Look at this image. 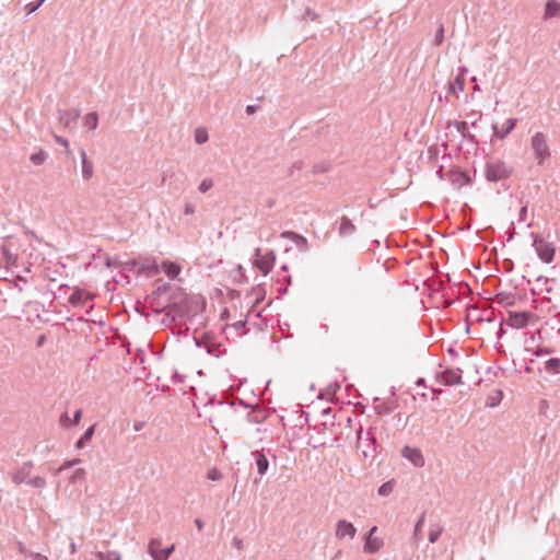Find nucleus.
Returning a JSON list of instances; mask_svg holds the SVG:
<instances>
[{"label": "nucleus", "instance_id": "35", "mask_svg": "<svg viewBox=\"0 0 560 560\" xmlns=\"http://www.w3.org/2000/svg\"><path fill=\"white\" fill-rule=\"evenodd\" d=\"M72 420L69 418V416L67 413H63L61 417H60V422L62 425H69V424H72L71 422Z\"/></svg>", "mask_w": 560, "mask_h": 560}, {"label": "nucleus", "instance_id": "17", "mask_svg": "<svg viewBox=\"0 0 560 560\" xmlns=\"http://www.w3.org/2000/svg\"><path fill=\"white\" fill-rule=\"evenodd\" d=\"M256 464H257L258 472L261 476L265 475V472L267 471L268 466H269L267 457L264 454H259Z\"/></svg>", "mask_w": 560, "mask_h": 560}, {"label": "nucleus", "instance_id": "42", "mask_svg": "<svg viewBox=\"0 0 560 560\" xmlns=\"http://www.w3.org/2000/svg\"><path fill=\"white\" fill-rule=\"evenodd\" d=\"M35 560H48L46 556H42L39 553H36L34 557Z\"/></svg>", "mask_w": 560, "mask_h": 560}, {"label": "nucleus", "instance_id": "24", "mask_svg": "<svg viewBox=\"0 0 560 560\" xmlns=\"http://www.w3.org/2000/svg\"><path fill=\"white\" fill-rule=\"evenodd\" d=\"M93 433H94V425H91V427L85 431V433L83 434V436H82V438L77 442L75 446H77L78 448L83 447L84 442H85V441H89V440L92 438Z\"/></svg>", "mask_w": 560, "mask_h": 560}, {"label": "nucleus", "instance_id": "37", "mask_svg": "<svg viewBox=\"0 0 560 560\" xmlns=\"http://www.w3.org/2000/svg\"><path fill=\"white\" fill-rule=\"evenodd\" d=\"M464 81H465V80H464V77H463V75H457V77L455 78L454 83L458 85V89H459V90H463V88H464Z\"/></svg>", "mask_w": 560, "mask_h": 560}, {"label": "nucleus", "instance_id": "9", "mask_svg": "<svg viewBox=\"0 0 560 560\" xmlns=\"http://www.w3.org/2000/svg\"><path fill=\"white\" fill-rule=\"evenodd\" d=\"M79 118V113L75 110H66L59 113V121L62 124L65 128L71 127L77 122Z\"/></svg>", "mask_w": 560, "mask_h": 560}, {"label": "nucleus", "instance_id": "6", "mask_svg": "<svg viewBox=\"0 0 560 560\" xmlns=\"http://www.w3.org/2000/svg\"><path fill=\"white\" fill-rule=\"evenodd\" d=\"M401 455L417 467L424 465V457L419 448L405 446L401 451Z\"/></svg>", "mask_w": 560, "mask_h": 560}, {"label": "nucleus", "instance_id": "19", "mask_svg": "<svg viewBox=\"0 0 560 560\" xmlns=\"http://www.w3.org/2000/svg\"><path fill=\"white\" fill-rule=\"evenodd\" d=\"M86 479V471L84 468H78L73 471L70 482H83Z\"/></svg>", "mask_w": 560, "mask_h": 560}, {"label": "nucleus", "instance_id": "43", "mask_svg": "<svg viewBox=\"0 0 560 560\" xmlns=\"http://www.w3.org/2000/svg\"><path fill=\"white\" fill-rule=\"evenodd\" d=\"M246 112H247L248 114H253V113L255 112V106H253V105H248V106L246 107Z\"/></svg>", "mask_w": 560, "mask_h": 560}, {"label": "nucleus", "instance_id": "21", "mask_svg": "<svg viewBox=\"0 0 560 560\" xmlns=\"http://www.w3.org/2000/svg\"><path fill=\"white\" fill-rule=\"evenodd\" d=\"M256 266L266 275L270 271L272 267V261H270L267 258L257 259Z\"/></svg>", "mask_w": 560, "mask_h": 560}, {"label": "nucleus", "instance_id": "33", "mask_svg": "<svg viewBox=\"0 0 560 560\" xmlns=\"http://www.w3.org/2000/svg\"><path fill=\"white\" fill-rule=\"evenodd\" d=\"M83 300V293L82 292H74L71 296H70V301L72 303H75V302H80Z\"/></svg>", "mask_w": 560, "mask_h": 560}, {"label": "nucleus", "instance_id": "36", "mask_svg": "<svg viewBox=\"0 0 560 560\" xmlns=\"http://www.w3.org/2000/svg\"><path fill=\"white\" fill-rule=\"evenodd\" d=\"M423 521H424V515H422L419 521L417 522L416 526H415V535H418V533L420 532L421 527H422V524H423Z\"/></svg>", "mask_w": 560, "mask_h": 560}, {"label": "nucleus", "instance_id": "1", "mask_svg": "<svg viewBox=\"0 0 560 560\" xmlns=\"http://www.w3.org/2000/svg\"><path fill=\"white\" fill-rule=\"evenodd\" d=\"M530 148L538 165H542L550 156L547 138L542 132H536L530 138Z\"/></svg>", "mask_w": 560, "mask_h": 560}, {"label": "nucleus", "instance_id": "20", "mask_svg": "<svg viewBox=\"0 0 560 560\" xmlns=\"http://www.w3.org/2000/svg\"><path fill=\"white\" fill-rule=\"evenodd\" d=\"M354 225L352 224V222L347 219V218H342L341 220V224H340V233L343 234V235H347L349 233H352L354 231Z\"/></svg>", "mask_w": 560, "mask_h": 560}, {"label": "nucleus", "instance_id": "8", "mask_svg": "<svg viewBox=\"0 0 560 560\" xmlns=\"http://www.w3.org/2000/svg\"><path fill=\"white\" fill-rule=\"evenodd\" d=\"M149 553L154 560H165L164 549L162 542L159 539H152L149 544Z\"/></svg>", "mask_w": 560, "mask_h": 560}, {"label": "nucleus", "instance_id": "7", "mask_svg": "<svg viewBox=\"0 0 560 560\" xmlns=\"http://www.w3.org/2000/svg\"><path fill=\"white\" fill-rule=\"evenodd\" d=\"M357 534V529L352 523L347 521H339L336 526V536L339 539L349 537L353 538Z\"/></svg>", "mask_w": 560, "mask_h": 560}, {"label": "nucleus", "instance_id": "23", "mask_svg": "<svg viewBox=\"0 0 560 560\" xmlns=\"http://www.w3.org/2000/svg\"><path fill=\"white\" fill-rule=\"evenodd\" d=\"M195 140L197 143L201 144L208 140V132L203 128H198L195 131Z\"/></svg>", "mask_w": 560, "mask_h": 560}, {"label": "nucleus", "instance_id": "44", "mask_svg": "<svg viewBox=\"0 0 560 560\" xmlns=\"http://www.w3.org/2000/svg\"><path fill=\"white\" fill-rule=\"evenodd\" d=\"M2 252H3V254H5V255H7V253H8V248H7V247H2Z\"/></svg>", "mask_w": 560, "mask_h": 560}, {"label": "nucleus", "instance_id": "2", "mask_svg": "<svg viewBox=\"0 0 560 560\" xmlns=\"http://www.w3.org/2000/svg\"><path fill=\"white\" fill-rule=\"evenodd\" d=\"M377 527L373 526L365 536L363 551L369 555L378 552L384 547V538L377 534Z\"/></svg>", "mask_w": 560, "mask_h": 560}, {"label": "nucleus", "instance_id": "39", "mask_svg": "<svg viewBox=\"0 0 560 560\" xmlns=\"http://www.w3.org/2000/svg\"><path fill=\"white\" fill-rule=\"evenodd\" d=\"M184 212H185V214H192L195 212L194 206L192 205H186Z\"/></svg>", "mask_w": 560, "mask_h": 560}, {"label": "nucleus", "instance_id": "16", "mask_svg": "<svg viewBox=\"0 0 560 560\" xmlns=\"http://www.w3.org/2000/svg\"><path fill=\"white\" fill-rule=\"evenodd\" d=\"M98 117L96 113H89L84 118V125L90 129L94 130L97 127Z\"/></svg>", "mask_w": 560, "mask_h": 560}, {"label": "nucleus", "instance_id": "38", "mask_svg": "<svg viewBox=\"0 0 560 560\" xmlns=\"http://www.w3.org/2000/svg\"><path fill=\"white\" fill-rule=\"evenodd\" d=\"M81 417H82V411L81 410H77L74 416H73V419H72V424H78L81 420Z\"/></svg>", "mask_w": 560, "mask_h": 560}, {"label": "nucleus", "instance_id": "25", "mask_svg": "<svg viewBox=\"0 0 560 560\" xmlns=\"http://www.w3.org/2000/svg\"><path fill=\"white\" fill-rule=\"evenodd\" d=\"M393 489H394V483H393V481H387V482L383 483V485L378 488L377 492H378V494H380V495H382V497H386V495H388V494H390V493H392Z\"/></svg>", "mask_w": 560, "mask_h": 560}, {"label": "nucleus", "instance_id": "18", "mask_svg": "<svg viewBox=\"0 0 560 560\" xmlns=\"http://www.w3.org/2000/svg\"><path fill=\"white\" fill-rule=\"evenodd\" d=\"M47 159V154L45 151L43 150H39L38 152L36 153H33L31 156H30V160L31 162L34 164V165H42Z\"/></svg>", "mask_w": 560, "mask_h": 560}, {"label": "nucleus", "instance_id": "34", "mask_svg": "<svg viewBox=\"0 0 560 560\" xmlns=\"http://www.w3.org/2000/svg\"><path fill=\"white\" fill-rule=\"evenodd\" d=\"M55 139H56V141H57L59 144H61V145H62V147H65L66 149H68V148H69V141H68L66 138H62V137H60V136L55 135Z\"/></svg>", "mask_w": 560, "mask_h": 560}, {"label": "nucleus", "instance_id": "3", "mask_svg": "<svg viewBox=\"0 0 560 560\" xmlns=\"http://www.w3.org/2000/svg\"><path fill=\"white\" fill-rule=\"evenodd\" d=\"M510 174V168L501 161L489 163L486 171L487 178L492 182L506 178Z\"/></svg>", "mask_w": 560, "mask_h": 560}, {"label": "nucleus", "instance_id": "14", "mask_svg": "<svg viewBox=\"0 0 560 560\" xmlns=\"http://www.w3.org/2000/svg\"><path fill=\"white\" fill-rule=\"evenodd\" d=\"M545 370L549 374H552V375L558 374L560 372V359L551 358V359L547 360L545 363Z\"/></svg>", "mask_w": 560, "mask_h": 560}, {"label": "nucleus", "instance_id": "5", "mask_svg": "<svg viewBox=\"0 0 560 560\" xmlns=\"http://www.w3.org/2000/svg\"><path fill=\"white\" fill-rule=\"evenodd\" d=\"M534 246L539 258L544 262H551L555 256V247L551 243L546 242L544 240H535Z\"/></svg>", "mask_w": 560, "mask_h": 560}, {"label": "nucleus", "instance_id": "31", "mask_svg": "<svg viewBox=\"0 0 560 560\" xmlns=\"http://www.w3.org/2000/svg\"><path fill=\"white\" fill-rule=\"evenodd\" d=\"M12 481L20 485L22 482H25V476L23 475L22 471H18V472H14L12 475Z\"/></svg>", "mask_w": 560, "mask_h": 560}, {"label": "nucleus", "instance_id": "28", "mask_svg": "<svg viewBox=\"0 0 560 560\" xmlns=\"http://www.w3.org/2000/svg\"><path fill=\"white\" fill-rule=\"evenodd\" d=\"M97 558L100 560H120V556L115 552H107V553L98 552Z\"/></svg>", "mask_w": 560, "mask_h": 560}, {"label": "nucleus", "instance_id": "4", "mask_svg": "<svg viewBox=\"0 0 560 560\" xmlns=\"http://www.w3.org/2000/svg\"><path fill=\"white\" fill-rule=\"evenodd\" d=\"M534 317L530 312H509L506 323L509 326L520 329L527 326Z\"/></svg>", "mask_w": 560, "mask_h": 560}, {"label": "nucleus", "instance_id": "10", "mask_svg": "<svg viewBox=\"0 0 560 560\" xmlns=\"http://www.w3.org/2000/svg\"><path fill=\"white\" fill-rule=\"evenodd\" d=\"M560 14V2L557 0H547L544 19L549 20Z\"/></svg>", "mask_w": 560, "mask_h": 560}, {"label": "nucleus", "instance_id": "32", "mask_svg": "<svg viewBox=\"0 0 560 560\" xmlns=\"http://www.w3.org/2000/svg\"><path fill=\"white\" fill-rule=\"evenodd\" d=\"M45 0H40L38 3L36 4H33V3H30L27 4L26 9H27V13H33L35 12L44 2Z\"/></svg>", "mask_w": 560, "mask_h": 560}, {"label": "nucleus", "instance_id": "26", "mask_svg": "<svg viewBox=\"0 0 560 560\" xmlns=\"http://www.w3.org/2000/svg\"><path fill=\"white\" fill-rule=\"evenodd\" d=\"M34 488H44L46 486V479L39 476L33 477L27 481Z\"/></svg>", "mask_w": 560, "mask_h": 560}, {"label": "nucleus", "instance_id": "12", "mask_svg": "<svg viewBox=\"0 0 560 560\" xmlns=\"http://www.w3.org/2000/svg\"><path fill=\"white\" fill-rule=\"evenodd\" d=\"M161 270L165 272L170 278H176L180 272V267L173 261H164L161 265Z\"/></svg>", "mask_w": 560, "mask_h": 560}, {"label": "nucleus", "instance_id": "41", "mask_svg": "<svg viewBox=\"0 0 560 560\" xmlns=\"http://www.w3.org/2000/svg\"><path fill=\"white\" fill-rule=\"evenodd\" d=\"M195 525H196V527L198 528V530H202V528H203V523H202V521H201V520H199V518L195 520Z\"/></svg>", "mask_w": 560, "mask_h": 560}, {"label": "nucleus", "instance_id": "29", "mask_svg": "<svg viewBox=\"0 0 560 560\" xmlns=\"http://www.w3.org/2000/svg\"><path fill=\"white\" fill-rule=\"evenodd\" d=\"M213 186V182L210 178H205L199 185L200 192H207Z\"/></svg>", "mask_w": 560, "mask_h": 560}, {"label": "nucleus", "instance_id": "22", "mask_svg": "<svg viewBox=\"0 0 560 560\" xmlns=\"http://www.w3.org/2000/svg\"><path fill=\"white\" fill-rule=\"evenodd\" d=\"M443 528L440 525L432 527L429 532V540L430 542H435L440 536L442 535Z\"/></svg>", "mask_w": 560, "mask_h": 560}, {"label": "nucleus", "instance_id": "27", "mask_svg": "<svg viewBox=\"0 0 560 560\" xmlns=\"http://www.w3.org/2000/svg\"><path fill=\"white\" fill-rule=\"evenodd\" d=\"M207 478L211 481H218L222 478V474L218 468L212 467L208 470Z\"/></svg>", "mask_w": 560, "mask_h": 560}, {"label": "nucleus", "instance_id": "11", "mask_svg": "<svg viewBox=\"0 0 560 560\" xmlns=\"http://www.w3.org/2000/svg\"><path fill=\"white\" fill-rule=\"evenodd\" d=\"M516 119H508L501 128L494 127V133L500 139H504L515 127Z\"/></svg>", "mask_w": 560, "mask_h": 560}, {"label": "nucleus", "instance_id": "13", "mask_svg": "<svg viewBox=\"0 0 560 560\" xmlns=\"http://www.w3.org/2000/svg\"><path fill=\"white\" fill-rule=\"evenodd\" d=\"M82 156V176L84 179H90L93 176V164L88 160L86 153L83 151Z\"/></svg>", "mask_w": 560, "mask_h": 560}, {"label": "nucleus", "instance_id": "40", "mask_svg": "<svg viewBox=\"0 0 560 560\" xmlns=\"http://www.w3.org/2000/svg\"><path fill=\"white\" fill-rule=\"evenodd\" d=\"M173 550H174V546H173V545H172L171 547H168V548H165V549H164L165 560H167V559H168V557L171 556V553L173 552Z\"/></svg>", "mask_w": 560, "mask_h": 560}, {"label": "nucleus", "instance_id": "30", "mask_svg": "<svg viewBox=\"0 0 560 560\" xmlns=\"http://www.w3.org/2000/svg\"><path fill=\"white\" fill-rule=\"evenodd\" d=\"M81 460L79 458H74L72 460H66L58 469V471H62L65 469H68L74 465H78Z\"/></svg>", "mask_w": 560, "mask_h": 560}, {"label": "nucleus", "instance_id": "15", "mask_svg": "<svg viewBox=\"0 0 560 560\" xmlns=\"http://www.w3.org/2000/svg\"><path fill=\"white\" fill-rule=\"evenodd\" d=\"M442 382L446 385H455L462 382V377L453 372H447L442 376Z\"/></svg>", "mask_w": 560, "mask_h": 560}]
</instances>
